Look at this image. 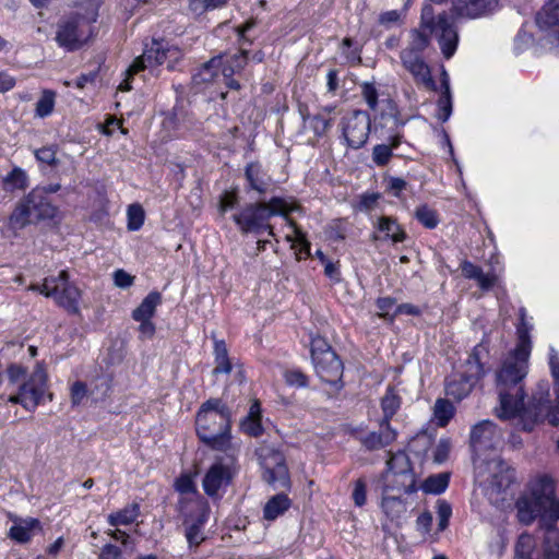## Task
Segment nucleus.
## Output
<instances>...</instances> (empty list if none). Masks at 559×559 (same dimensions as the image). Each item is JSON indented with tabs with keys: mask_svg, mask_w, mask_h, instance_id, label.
<instances>
[{
	"mask_svg": "<svg viewBox=\"0 0 559 559\" xmlns=\"http://www.w3.org/2000/svg\"><path fill=\"white\" fill-rule=\"evenodd\" d=\"M521 323L518 325V343L515 348L502 361L496 372V389L499 395V407L496 414L501 419L519 417L523 425L525 378L528 372V359L532 350L530 336L531 326L525 322V310H520Z\"/></svg>",
	"mask_w": 559,
	"mask_h": 559,
	"instance_id": "obj_1",
	"label": "nucleus"
},
{
	"mask_svg": "<svg viewBox=\"0 0 559 559\" xmlns=\"http://www.w3.org/2000/svg\"><path fill=\"white\" fill-rule=\"evenodd\" d=\"M516 510L519 521L526 525L539 518V526L545 530L544 559H559V531L555 527L559 501L555 497L554 479L543 475L532 481L530 496L516 501Z\"/></svg>",
	"mask_w": 559,
	"mask_h": 559,
	"instance_id": "obj_2",
	"label": "nucleus"
},
{
	"mask_svg": "<svg viewBox=\"0 0 559 559\" xmlns=\"http://www.w3.org/2000/svg\"><path fill=\"white\" fill-rule=\"evenodd\" d=\"M231 413L221 399H209L200 406L195 430L200 440L212 450L228 452L230 461L237 452L231 444Z\"/></svg>",
	"mask_w": 559,
	"mask_h": 559,
	"instance_id": "obj_3",
	"label": "nucleus"
},
{
	"mask_svg": "<svg viewBox=\"0 0 559 559\" xmlns=\"http://www.w3.org/2000/svg\"><path fill=\"white\" fill-rule=\"evenodd\" d=\"M549 368L557 394L556 406L551 405L550 384L540 380L533 392L532 399L522 414L523 430L532 431L536 424L547 420L552 426L559 425V354L555 348L549 352Z\"/></svg>",
	"mask_w": 559,
	"mask_h": 559,
	"instance_id": "obj_4",
	"label": "nucleus"
},
{
	"mask_svg": "<svg viewBox=\"0 0 559 559\" xmlns=\"http://www.w3.org/2000/svg\"><path fill=\"white\" fill-rule=\"evenodd\" d=\"M476 476L487 481L486 496L491 504L502 508L513 500L516 484L515 471L500 457L484 461L475 467Z\"/></svg>",
	"mask_w": 559,
	"mask_h": 559,
	"instance_id": "obj_5",
	"label": "nucleus"
},
{
	"mask_svg": "<svg viewBox=\"0 0 559 559\" xmlns=\"http://www.w3.org/2000/svg\"><path fill=\"white\" fill-rule=\"evenodd\" d=\"M284 198L273 197L269 201L247 203L238 213L233 215V221L242 234L260 235L264 231L275 238L274 227L269 223L270 218L277 214H284Z\"/></svg>",
	"mask_w": 559,
	"mask_h": 559,
	"instance_id": "obj_6",
	"label": "nucleus"
},
{
	"mask_svg": "<svg viewBox=\"0 0 559 559\" xmlns=\"http://www.w3.org/2000/svg\"><path fill=\"white\" fill-rule=\"evenodd\" d=\"M57 209L51 204L45 190L33 189L15 206L10 215V226L14 229H22L28 224L53 218Z\"/></svg>",
	"mask_w": 559,
	"mask_h": 559,
	"instance_id": "obj_7",
	"label": "nucleus"
},
{
	"mask_svg": "<svg viewBox=\"0 0 559 559\" xmlns=\"http://www.w3.org/2000/svg\"><path fill=\"white\" fill-rule=\"evenodd\" d=\"M255 456L262 468V479L274 489H289L290 476L286 459L274 445L263 442L255 449Z\"/></svg>",
	"mask_w": 559,
	"mask_h": 559,
	"instance_id": "obj_8",
	"label": "nucleus"
},
{
	"mask_svg": "<svg viewBox=\"0 0 559 559\" xmlns=\"http://www.w3.org/2000/svg\"><path fill=\"white\" fill-rule=\"evenodd\" d=\"M96 19L88 20L84 15L74 13L62 19L57 24L56 41L67 51L82 48L93 36L92 24Z\"/></svg>",
	"mask_w": 559,
	"mask_h": 559,
	"instance_id": "obj_9",
	"label": "nucleus"
},
{
	"mask_svg": "<svg viewBox=\"0 0 559 559\" xmlns=\"http://www.w3.org/2000/svg\"><path fill=\"white\" fill-rule=\"evenodd\" d=\"M311 359L318 377L332 385L342 384L344 366L325 338L311 340Z\"/></svg>",
	"mask_w": 559,
	"mask_h": 559,
	"instance_id": "obj_10",
	"label": "nucleus"
},
{
	"mask_svg": "<svg viewBox=\"0 0 559 559\" xmlns=\"http://www.w3.org/2000/svg\"><path fill=\"white\" fill-rule=\"evenodd\" d=\"M421 26L429 33H435L441 52L445 59H450L456 51L459 33L454 23L445 14H439L437 19L432 15V8L427 5L423 9Z\"/></svg>",
	"mask_w": 559,
	"mask_h": 559,
	"instance_id": "obj_11",
	"label": "nucleus"
},
{
	"mask_svg": "<svg viewBox=\"0 0 559 559\" xmlns=\"http://www.w3.org/2000/svg\"><path fill=\"white\" fill-rule=\"evenodd\" d=\"M180 512L183 515L185 536L189 547H198L205 539L203 526L210 515V506L205 499L197 497L182 501Z\"/></svg>",
	"mask_w": 559,
	"mask_h": 559,
	"instance_id": "obj_12",
	"label": "nucleus"
},
{
	"mask_svg": "<svg viewBox=\"0 0 559 559\" xmlns=\"http://www.w3.org/2000/svg\"><path fill=\"white\" fill-rule=\"evenodd\" d=\"M46 297L55 298L56 302L70 313H79V299L81 293L69 282L67 271H61L57 277H46L41 286H33Z\"/></svg>",
	"mask_w": 559,
	"mask_h": 559,
	"instance_id": "obj_13",
	"label": "nucleus"
},
{
	"mask_svg": "<svg viewBox=\"0 0 559 559\" xmlns=\"http://www.w3.org/2000/svg\"><path fill=\"white\" fill-rule=\"evenodd\" d=\"M181 57L180 50L170 46L164 39L153 38L150 44H145L143 53L135 58L128 69V74L133 75L146 68H154L163 64L167 59L177 61Z\"/></svg>",
	"mask_w": 559,
	"mask_h": 559,
	"instance_id": "obj_14",
	"label": "nucleus"
},
{
	"mask_svg": "<svg viewBox=\"0 0 559 559\" xmlns=\"http://www.w3.org/2000/svg\"><path fill=\"white\" fill-rule=\"evenodd\" d=\"M342 134L348 147L361 148L368 141L371 118L367 111L356 109L341 121Z\"/></svg>",
	"mask_w": 559,
	"mask_h": 559,
	"instance_id": "obj_15",
	"label": "nucleus"
},
{
	"mask_svg": "<svg viewBox=\"0 0 559 559\" xmlns=\"http://www.w3.org/2000/svg\"><path fill=\"white\" fill-rule=\"evenodd\" d=\"M388 472L393 477L401 478L400 492L413 493L417 490L416 478L413 471L412 462L404 451H399L391 455L386 462Z\"/></svg>",
	"mask_w": 559,
	"mask_h": 559,
	"instance_id": "obj_16",
	"label": "nucleus"
},
{
	"mask_svg": "<svg viewBox=\"0 0 559 559\" xmlns=\"http://www.w3.org/2000/svg\"><path fill=\"white\" fill-rule=\"evenodd\" d=\"M48 376L40 364H37L29 379L20 385L23 397L29 402L28 411L34 412L41 403L46 393Z\"/></svg>",
	"mask_w": 559,
	"mask_h": 559,
	"instance_id": "obj_17",
	"label": "nucleus"
},
{
	"mask_svg": "<svg viewBox=\"0 0 559 559\" xmlns=\"http://www.w3.org/2000/svg\"><path fill=\"white\" fill-rule=\"evenodd\" d=\"M499 0H453L452 14L459 19H479L492 14Z\"/></svg>",
	"mask_w": 559,
	"mask_h": 559,
	"instance_id": "obj_18",
	"label": "nucleus"
},
{
	"mask_svg": "<svg viewBox=\"0 0 559 559\" xmlns=\"http://www.w3.org/2000/svg\"><path fill=\"white\" fill-rule=\"evenodd\" d=\"M233 478L230 466L217 461L210 466L203 477V489L210 497H216L222 488H226Z\"/></svg>",
	"mask_w": 559,
	"mask_h": 559,
	"instance_id": "obj_19",
	"label": "nucleus"
},
{
	"mask_svg": "<svg viewBox=\"0 0 559 559\" xmlns=\"http://www.w3.org/2000/svg\"><path fill=\"white\" fill-rule=\"evenodd\" d=\"M499 437L497 426L490 420H483L473 427L469 444L474 452L481 451L493 447Z\"/></svg>",
	"mask_w": 559,
	"mask_h": 559,
	"instance_id": "obj_20",
	"label": "nucleus"
},
{
	"mask_svg": "<svg viewBox=\"0 0 559 559\" xmlns=\"http://www.w3.org/2000/svg\"><path fill=\"white\" fill-rule=\"evenodd\" d=\"M488 356V342L481 341L473 348L467 359L463 364V373L469 377V379L475 380L476 382L480 380L486 373L484 368V360L487 359Z\"/></svg>",
	"mask_w": 559,
	"mask_h": 559,
	"instance_id": "obj_21",
	"label": "nucleus"
},
{
	"mask_svg": "<svg viewBox=\"0 0 559 559\" xmlns=\"http://www.w3.org/2000/svg\"><path fill=\"white\" fill-rule=\"evenodd\" d=\"M13 525L9 531V537L20 544H25L32 539L36 532L41 531V524L35 518L10 516Z\"/></svg>",
	"mask_w": 559,
	"mask_h": 559,
	"instance_id": "obj_22",
	"label": "nucleus"
},
{
	"mask_svg": "<svg viewBox=\"0 0 559 559\" xmlns=\"http://www.w3.org/2000/svg\"><path fill=\"white\" fill-rule=\"evenodd\" d=\"M397 432L391 427L390 424L380 421V430L371 431L365 436L359 437L360 443L368 451H376L390 445L395 441Z\"/></svg>",
	"mask_w": 559,
	"mask_h": 559,
	"instance_id": "obj_23",
	"label": "nucleus"
},
{
	"mask_svg": "<svg viewBox=\"0 0 559 559\" xmlns=\"http://www.w3.org/2000/svg\"><path fill=\"white\" fill-rule=\"evenodd\" d=\"M536 23L542 29L552 31L559 43V0L548 1L536 15Z\"/></svg>",
	"mask_w": 559,
	"mask_h": 559,
	"instance_id": "obj_24",
	"label": "nucleus"
},
{
	"mask_svg": "<svg viewBox=\"0 0 559 559\" xmlns=\"http://www.w3.org/2000/svg\"><path fill=\"white\" fill-rule=\"evenodd\" d=\"M245 177L248 182V190H254L259 194H265L269 191L272 179L260 163H249L245 168Z\"/></svg>",
	"mask_w": 559,
	"mask_h": 559,
	"instance_id": "obj_25",
	"label": "nucleus"
},
{
	"mask_svg": "<svg viewBox=\"0 0 559 559\" xmlns=\"http://www.w3.org/2000/svg\"><path fill=\"white\" fill-rule=\"evenodd\" d=\"M477 382L463 372L451 376L445 382V394L457 402L469 395Z\"/></svg>",
	"mask_w": 559,
	"mask_h": 559,
	"instance_id": "obj_26",
	"label": "nucleus"
},
{
	"mask_svg": "<svg viewBox=\"0 0 559 559\" xmlns=\"http://www.w3.org/2000/svg\"><path fill=\"white\" fill-rule=\"evenodd\" d=\"M377 229L383 236L374 235V239H391L393 242H402L406 238L405 231L402 229L396 218L391 216H381L378 219Z\"/></svg>",
	"mask_w": 559,
	"mask_h": 559,
	"instance_id": "obj_27",
	"label": "nucleus"
},
{
	"mask_svg": "<svg viewBox=\"0 0 559 559\" xmlns=\"http://www.w3.org/2000/svg\"><path fill=\"white\" fill-rule=\"evenodd\" d=\"M292 504V500L284 492L271 497L263 508V518L267 521H274L284 514Z\"/></svg>",
	"mask_w": 559,
	"mask_h": 559,
	"instance_id": "obj_28",
	"label": "nucleus"
},
{
	"mask_svg": "<svg viewBox=\"0 0 559 559\" xmlns=\"http://www.w3.org/2000/svg\"><path fill=\"white\" fill-rule=\"evenodd\" d=\"M162 304L159 292L153 290L142 300V302L132 311V319H152L156 308Z\"/></svg>",
	"mask_w": 559,
	"mask_h": 559,
	"instance_id": "obj_29",
	"label": "nucleus"
},
{
	"mask_svg": "<svg viewBox=\"0 0 559 559\" xmlns=\"http://www.w3.org/2000/svg\"><path fill=\"white\" fill-rule=\"evenodd\" d=\"M222 67V56H217L203 63L197 73L193 74L192 81L195 85L206 84L214 81L218 75Z\"/></svg>",
	"mask_w": 559,
	"mask_h": 559,
	"instance_id": "obj_30",
	"label": "nucleus"
},
{
	"mask_svg": "<svg viewBox=\"0 0 559 559\" xmlns=\"http://www.w3.org/2000/svg\"><path fill=\"white\" fill-rule=\"evenodd\" d=\"M381 508L392 521L400 519L406 512V503L401 496L389 495V492H384Z\"/></svg>",
	"mask_w": 559,
	"mask_h": 559,
	"instance_id": "obj_31",
	"label": "nucleus"
},
{
	"mask_svg": "<svg viewBox=\"0 0 559 559\" xmlns=\"http://www.w3.org/2000/svg\"><path fill=\"white\" fill-rule=\"evenodd\" d=\"M430 35L431 33H429V31H427V28L423 27L421 25L419 28L412 29L409 35V43L401 51H411L413 53L423 55V52L430 44Z\"/></svg>",
	"mask_w": 559,
	"mask_h": 559,
	"instance_id": "obj_32",
	"label": "nucleus"
},
{
	"mask_svg": "<svg viewBox=\"0 0 559 559\" xmlns=\"http://www.w3.org/2000/svg\"><path fill=\"white\" fill-rule=\"evenodd\" d=\"M405 70L412 74L417 85H423L429 91H437V84L432 79L431 70L427 62L405 68Z\"/></svg>",
	"mask_w": 559,
	"mask_h": 559,
	"instance_id": "obj_33",
	"label": "nucleus"
},
{
	"mask_svg": "<svg viewBox=\"0 0 559 559\" xmlns=\"http://www.w3.org/2000/svg\"><path fill=\"white\" fill-rule=\"evenodd\" d=\"M139 514V504L132 503L117 512L110 513L108 515V523L110 526L129 525L138 519Z\"/></svg>",
	"mask_w": 559,
	"mask_h": 559,
	"instance_id": "obj_34",
	"label": "nucleus"
},
{
	"mask_svg": "<svg viewBox=\"0 0 559 559\" xmlns=\"http://www.w3.org/2000/svg\"><path fill=\"white\" fill-rule=\"evenodd\" d=\"M401 406V399L394 389L389 386L384 396L381 399V408L383 412L382 423L390 424L391 418L396 414Z\"/></svg>",
	"mask_w": 559,
	"mask_h": 559,
	"instance_id": "obj_35",
	"label": "nucleus"
},
{
	"mask_svg": "<svg viewBox=\"0 0 559 559\" xmlns=\"http://www.w3.org/2000/svg\"><path fill=\"white\" fill-rule=\"evenodd\" d=\"M28 187V176L20 167L13 169L3 178V188L8 191L24 190Z\"/></svg>",
	"mask_w": 559,
	"mask_h": 559,
	"instance_id": "obj_36",
	"label": "nucleus"
},
{
	"mask_svg": "<svg viewBox=\"0 0 559 559\" xmlns=\"http://www.w3.org/2000/svg\"><path fill=\"white\" fill-rule=\"evenodd\" d=\"M214 355H215V368L213 372L217 373H229L233 369L231 362L228 357V350L224 341H215L214 343Z\"/></svg>",
	"mask_w": 559,
	"mask_h": 559,
	"instance_id": "obj_37",
	"label": "nucleus"
},
{
	"mask_svg": "<svg viewBox=\"0 0 559 559\" xmlns=\"http://www.w3.org/2000/svg\"><path fill=\"white\" fill-rule=\"evenodd\" d=\"M450 475L448 473H439L429 476L421 485V489L426 493L440 495L449 486Z\"/></svg>",
	"mask_w": 559,
	"mask_h": 559,
	"instance_id": "obj_38",
	"label": "nucleus"
},
{
	"mask_svg": "<svg viewBox=\"0 0 559 559\" xmlns=\"http://www.w3.org/2000/svg\"><path fill=\"white\" fill-rule=\"evenodd\" d=\"M415 217L423 226L428 229H433L439 224V215L437 211L426 204L416 209Z\"/></svg>",
	"mask_w": 559,
	"mask_h": 559,
	"instance_id": "obj_39",
	"label": "nucleus"
},
{
	"mask_svg": "<svg viewBox=\"0 0 559 559\" xmlns=\"http://www.w3.org/2000/svg\"><path fill=\"white\" fill-rule=\"evenodd\" d=\"M535 548L534 537L530 534H521L515 544V558L516 559H532V554Z\"/></svg>",
	"mask_w": 559,
	"mask_h": 559,
	"instance_id": "obj_40",
	"label": "nucleus"
},
{
	"mask_svg": "<svg viewBox=\"0 0 559 559\" xmlns=\"http://www.w3.org/2000/svg\"><path fill=\"white\" fill-rule=\"evenodd\" d=\"M284 202H285V206H284L285 213L277 214L276 216H282L285 219L286 224L294 229V234H295L294 238H297V237L304 235V233L300 230L297 223L293 218L289 217V214L293 212L301 211V206L293 198H288V199L284 198Z\"/></svg>",
	"mask_w": 559,
	"mask_h": 559,
	"instance_id": "obj_41",
	"label": "nucleus"
},
{
	"mask_svg": "<svg viewBox=\"0 0 559 559\" xmlns=\"http://www.w3.org/2000/svg\"><path fill=\"white\" fill-rule=\"evenodd\" d=\"M128 216V229L129 230H139L144 224V210L140 204H131L128 206L127 211Z\"/></svg>",
	"mask_w": 559,
	"mask_h": 559,
	"instance_id": "obj_42",
	"label": "nucleus"
},
{
	"mask_svg": "<svg viewBox=\"0 0 559 559\" xmlns=\"http://www.w3.org/2000/svg\"><path fill=\"white\" fill-rule=\"evenodd\" d=\"M286 241L292 242V247L295 249V254L298 260L310 257V242L307 240L305 234L297 238H294L292 235H287Z\"/></svg>",
	"mask_w": 559,
	"mask_h": 559,
	"instance_id": "obj_43",
	"label": "nucleus"
},
{
	"mask_svg": "<svg viewBox=\"0 0 559 559\" xmlns=\"http://www.w3.org/2000/svg\"><path fill=\"white\" fill-rule=\"evenodd\" d=\"M55 106V93L52 91H44L41 97L36 104V115L39 117L49 116Z\"/></svg>",
	"mask_w": 559,
	"mask_h": 559,
	"instance_id": "obj_44",
	"label": "nucleus"
},
{
	"mask_svg": "<svg viewBox=\"0 0 559 559\" xmlns=\"http://www.w3.org/2000/svg\"><path fill=\"white\" fill-rule=\"evenodd\" d=\"M435 416L439 426H445L453 416V406L449 401L438 400L435 405Z\"/></svg>",
	"mask_w": 559,
	"mask_h": 559,
	"instance_id": "obj_45",
	"label": "nucleus"
},
{
	"mask_svg": "<svg viewBox=\"0 0 559 559\" xmlns=\"http://www.w3.org/2000/svg\"><path fill=\"white\" fill-rule=\"evenodd\" d=\"M371 156H372L373 163L377 166L383 167L390 163V160L393 156V151H392V147H390L386 144H377L372 148Z\"/></svg>",
	"mask_w": 559,
	"mask_h": 559,
	"instance_id": "obj_46",
	"label": "nucleus"
},
{
	"mask_svg": "<svg viewBox=\"0 0 559 559\" xmlns=\"http://www.w3.org/2000/svg\"><path fill=\"white\" fill-rule=\"evenodd\" d=\"M285 382L290 386L307 388L308 377L300 369H287L284 371Z\"/></svg>",
	"mask_w": 559,
	"mask_h": 559,
	"instance_id": "obj_47",
	"label": "nucleus"
},
{
	"mask_svg": "<svg viewBox=\"0 0 559 559\" xmlns=\"http://www.w3.org/2000/svg\"><path fill=\"white\" fill-rule=\"evenodd\" d=\"M452 514V508L445 500L437 501V515H438V530L444 531L449 525V520Z\"/></svg>",
	"mask_w": 559,
	"mask_h": 559,
	"instance_id": "obj_48",
	"label": "nucleus"
},
{
	"mask_svg": "<svg viewBox=\"0 0 559 559\" xmlns=\"http://www.w3.org/2000/svg\"><path fill=\"white\" fill-rule=\"evenodd\" d=\"M56 154L57 151L53 146H44L35 151L36 159L51 167L57 166L59 163Z\"/></svg>",
	"mask_w": 559,
	"mask_h": 559,
	"instance_id": "obj_49",
	"label": "nucleus"
},
{
	"mask_svg": "<svg viewBox=\"0 0 559 559\" xmlns=\"http://www.w3.org/2000/svg\"><path fill=\"white\" fill-rule=\"evenodd\" d=\"M352 498L356 507H362L367 501V484L364 478H358L354 484Z\"/></svg>",
	"mask_w": 559,
	"mask_h": 559,
	"instance_id": "obj_50",
	"label": "nucleus"
},
{
	"mask_svg": "<svg viewBox=\"0 0 559 559\" xmlns=\"http://www.w3.org/2000/svg\"><path fill=\"white\" fill-rule=\"evenodd\" d=\"M361 94L370 109L374 110L378 106V91L373 83L364 82L361 85Z\"/></svg>",
	"mask_w": 559,
	"mask_h": 559,
	"instance_id": "obj_51",
	"label": "nucleus"
},
{
	"mask_svg": "<svg viewBox=\"0 0 559 559\" xmlns=\"http://www.w3.org/2000/svg\"><path fill=\"white\" fill-rule=\"evenodd\" d=\"M242 430L251 437H259L263 432V427L261 424V418H249L246 417L241 421Z\"/></svg>",
	"mask_w": 559,
	"mask_h": 559,
	"instance_id": "obj_52",
	"label": "nucleus"
},
{
	"mask_svg": "<svg viewBox=\"0 0 559 559\" xmlns=\"http://www.w3.org/2000/svg\"><path fill=\"white\" fill-rule=\"evenodd\" d=\"M451 450V442L449 439H440L433 451V461L438 464L445 462L449 457Z\"/></svg>",
	"mask_w": 559,
	"mask_h": 559,
	"instance_id": "obj_53",
	"label": "nucleus"
},
{
	"mask_svg": "<svg viewBox=\"0 0 559 559\" xmlns=\"http://www.w3.org/2000/svg\"><path fill=\"white\" fill-rule=\"evenodd\" d=\"M238 204V194L236 191H225L219 197L218 210L222 214L234 209Z\"/></svg>",
	"mask_w": 559,
	"mask_h": 559,
	"instance_id": "obj_54",
	"label": "nucleus"
},
{
	"mask_svg": "<svg viewBox=\"0 0 559 559\" xmlns=\"http://www.w3.org/2000/svg\"><path fill=\"white\" fill-rule=\"evenodd\" d=\"M452 114V97L440 96L438 99V119L445 122Z\"/></svg>",
	"mask_w": 559,
	"mask_h": 559,
	"instance_id": "obj_55",
	"label": "nucleus"
},
{
	"mask_svg": "<svg viewBox=\"0 0 559 559\" xmlns=\"http://www.w3.org/2000/svg\"><path fill=\"white\" fill-rule=\"evenodd\" d=\"M87 394V386L82 381H75L71 386V404L79 406Z\"/></svg>",
	"mask_w": 559,
	"mask_h": 559,
	"instance_id": "obj_56",
	"label": "nucleus"
},
{
	"mask_svg": "<svg viewBox=\"0 0 559 559\" xmlns=\"http://www.w3.org/2000/svg\"><path fill=\"white\" fill-rule=\"evenodd\" d=\"M176 490L180 493H194L195 485L190 475H181L175 484Z\"/></svg>",
	"mask_w": 559,
	"mask_h": 559,
	"instance_id": "obj_57",
	"label": "nucleus"
},
{
	"mask_svg": "<svg viewBox=\"0 0 559 559\" xmlns=\"http://www.w3.org/2000/svg\"><path fill=\"white\" fill-rule=\"evenodd\" d=\"M330 126V120L324 119L320 115L313 116L310 121V128L313 130L317 136H322L325 134Z\"/></svg>",
	"mask_w": 559,
	"mask_h": 559,
	"instance_id": "obj_58",
	"label": "nucleus"
},
{
	"mask_svg": "<svg viewBox=\"0 0 559 559\" xmlns=\"http://www.w3.org/2000/svg\"><path fill=\"white\" fill-rule=\"evenodd\" d=\"M400 59L404 69L426 62L423 55L411 51H401Z\"/></svg>",
	"mask_w": 559,
	"mask_h": 559,
	"instance_id": "obj_59",
	"label": "nucleus"
},
{
	"mask_svg": "<svg viewBox=\"0 0 559 559\" xmlns=\"http://www.w3.org/2000/svg\"><path fill=\"white\" fill-rule=\"evenodd\" d=\"M26 368L19 364H11L7 368L8 379L11 383H16L26 376Z\"/></svg>",
	"mask_w": 559,
	"mask_h": 559,
	"instance_id": "obj_60",
	"label": "nucleus"
},
{
	"mask_svg": "<svg viewBox=\"0 0 559 559\" xmlns=\"http://www.w3.org/2000/svg\"><path fill=\"white\" fill-rule=\"evenodd\" d=\"M134 276L127 273L124 270H117L114 273L115 285L120 288H128L133 284Z\"/></svg>",
	"mask_w": 559,
	"mask_h": 559,
	"instance_id": "obj_61",
	"label": "nucleus"
},
{
	"mask_svg": "<svg viewBox=\"0 0 559 559\" xmlns=\"http://www.w3.org/2000/svg\"><path fill=\"white\" fill-rule=\"evenodd\" d=\"M461 270L463 275L469 280H477L483 272L481 267L475 265L474 263L465 260L461 263Z\"/></svg>",
	"mask_w": 559,
	"mask_h": 559,
	"instance_id": "obj_62",
	"label": "nucleus"
},
{
	"mask_svg": "<svg viewBox=\"0 0 559 559\" xmlns=\"http://www.w3.org/2000/svg\"><path fill=\"white\" fill-rule=\"evenodd\" d=\"M122 551L119 547L112 544L103 546L98 559H121Z\"/></svg>",
	"mask_w": 559,
	"mask_h": 559,
	"instance_id": "obj_63",
	"label": "nucleus"
},
{
	"mask_svg": "<svg viewBox=\"0 0 559 559\" xmlns=\"http://www.w3.org/2000/svg\"><path fill=\"white\" fill-rule=\"evenodd\" d=\"M248 62V51L241 50L238 53H235L227 63L233 64L234 69L241 71Z\"/></svg>",
	"mask_w": 559,
	"mask_h": 559,
	"instance_id": "obj_64",
	"label": "nucleus"
}]
</instances>
